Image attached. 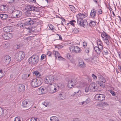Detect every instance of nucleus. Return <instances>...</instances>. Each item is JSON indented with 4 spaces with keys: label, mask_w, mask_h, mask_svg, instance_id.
Returning a JSON list of instances; mask_svg holds the SVG:
<instances>
[{
    "label": "nucleus",
    "mask_w": 121,
    "mask_h": 121,
    "mask_svg": "<svg viewBox=\"0 0 121 121\" xmlns=\"http://www.w3.org/2000/svg\"><path fill=\"white\" fill-rule=\"evenodd\" d=\"M55 80H58L56 76L50 75L46 77L44 79V81L46 83L52 85V84L54 82Z\"/></svg>",
    "instance_id": "1"
},
{
    "label": "nucleus",
    "mask_w": 121,
    "mask_h": 121,
    "mask_svg": "<svg viewBox=\"0 0 121 121\" xmlns=\"http://www.w3.org/2000/svg\"><path fill=\"white\" fill-rule=\"evenodd\" d=\"M39 61V57L37 55H32L28 59L29 64L34 65L36 64Z\"/></svg>",
    "instance_id": "2"
},
{
    "label": "nucleus",
    "mask_w": 121,
    "mask_h": 121,
    "mask_svg": "<svg viewBox=\"0 0 121 121\" xmlns=\"http://www.w3.org/2000/svg\"><path fill=\"white\" fill-rule=\"evenodd\" d=\"M25 56V53L23 52H17L15 55V58L17 60L21 61L23 59Z\"/></svg>",
    "instance_id": "3"
},
{
    "label": "nucleus",
    "mask_w": 121,
    "mask_h": 121,
    "mask_svg": "<svg viewBox=\"0 0 121 121\" xmlns=\"http://www.w3.org/2000/svg\"><path fill=\"white\" fill-rule=\"evenodd\" d=\"M69 49L70 52L73 53H79L82 51L81 49L79 47L76 46H70Z\"/></svg>",
    "instance_id": "4"
},
{
    "label": "nucleus",
    "mask_w": 121,
    "mask_h": 121,
    "mask_svg": "<svg viewBox=\"0 0 121 121\" xmlns=\"http://www.w3.org/2000/svg\"><path fill=\"white\" fill-rule=\"evenodd\" d=\"M87 16V14L83 13H79L77 15L76 17L77 19V22L82 20L83 19Z\"/></svg>",
    "instance_id": "5"
},
{
    "label": "nucleus",
    "mask_w": 121,
    "mask_h": 121,
    "mask_svg": "<svg viewBox=\"0 0 121 121\" xmlns=\"http://www.w3.org/2000/svg\"><path fill=\"white\" fill-rule=\"evenodd\" d=\"M40 82L36 79H34L32 80L31 82V85L34 87H38L40 85Z\"/></svg>",
    "instance_id": "6"
},
{
    "label": "nucleus",
    "mask_w": 121,
    "mask_h": 121,
    "mask_svg": "<svg viewBox=\"0 0 121 121\" xmlns=\"http://www.w3.org/2000/svg\"><path fill=\"white\" fill-rule=\"evenodd\" d=\"M22 14V12L20 11H15L13 13L12 16L14 18H18L21 17Z\"/></svg>",
    "instance_id": "7"
},
{
    "label": "nucleus",
    "mask_w": 121,
    "mask_h": 121,
    "mask_svg": "<svg viewBox=\"0 0 121 121\" xmlns=\"http://www.w3.org/2000/svg\"><path fill=\"white\" fill-rule=\"evenodd\" d=\"M78 24L80 26L86 28L88 24V23L86 20H84L77 22Z\"/></svg>",
    "instance_id": "8"
},
{
    "label": "nucleus",
    "mask_w": 121,
    "mask_h": 121,
    "mask_svg": "<svg viewBox=\"0 0 121 121\" xmlns=\"http://www.w3.org/2000/svg\"><path fill=\"white\" fill-rule=\"evenodd\" d=\"M89 88L91 91L95 92L98 89L97 85L94 82L91 83L89 86Z\"/></svg>",
    "instance_id": "9"
},
{
    "label": "nucleus",
    "mask_w": 121,
    "mask_h": 121,
    "mask_svg": "<svg viewBox=\"0 0 121 121\" xmlns=\"http://www.w3.org/2000/svg\"><path fill=\"white\" fill-rule=\"evenodd\" d=\"M46 91H47L45 87H41L38 89L37 91V93L38 94L40 95L45 94Z\"/></svg>",
    "instance_id": "10"
},
{
    "label": "nucleus",
    "mask_w": 121,
    "mask_h": 121,
    "mask_svg": "<svg viewBox=\"0 0 121 121\" xmlns=\"http://www.w3.org/2000/svg\"><path fill=\"white\" fill-rule=\"evenodd\" d=\"M47 91H48L51 93H53L55 92L56 91V89L54 87V86H49L46 89Z\"/></svg>",
    "instance_id": "11"
},
{
    "label": "nucleus",
    "mask_w": 121,
    "mask_h": 121,
    "mask_svg": "<svg viewBox=\"0 0 121 121\" xmlns=\"http://www.w3.org/2000/svg\"><path fill=\"white\" fill-rule=\"evenodd\" d=\"M2 37L4 39L8 40L12 38L13 37V35L10 33H5L3 34Z\"/></svg>",
    "instance_id": "12"
},
{
    "label": "nucleus",
    "mask_w": 121,
    "mask_h": 121,
    "mask_svg": "<svg viewBox=\"0 0 121 121\" xmlns=\"http://www.w3.org/2000/svg\"><path fill=\"white\" fill-rule=\"evenodd\" d=\"M95 98L97 100L103 101L105 99V96L102 94H99L96 95Z\"/></svg>",
    "instance_id": "13"
},
{
    "label": "nucleus",
    "mask_w": 121,
    "mask_h": 121,
    "mask_svg": "<svg viewBox=\"0 0 121 121\" xmlns=\"http://www.w3.org/2000/svg\"><path fill=\"white\" fill-rule=\"evenodd\" d=\"M30 102L27 100H26L22 101V106L23 107H26L29 108L30 107L29 106Z\"/></svg>",
    "instance_id": "14"
},
{
    "label": "nucleus",
    "mask_w": 121,
    "mask_h": 121,
    "mask_svg": "<svg viewBox=\"0 0 121 121\" xmlns=\"http://www.w3.org/2000/svg\"><path fill=\"white\" fill-rule=\"evenodd\" d=\"M11 60L10 57L9 56H4L3 58V62L5 64H6L7 65L9 63Z\"/></svg>",
    "instance_id": "15"
},
{
    "label": "nucleus",
    "mask_w": 121,
    "mask_h": 121,
    "mask_svg": "<svg viewBox=\"0 0 121 121\" xmlns=\"http://www.w3.org/2000/svg\"><path fill=\"white\" fill-rule=\"evenodd\" d=\"M25 20L26 21L25 23L26 26L32 25L34 23V22L30 18H28L25 19Z\"/></svg>",
    "instance_id": "16"
},
{
    "label": "nucleus",
    "mask_w": 121,
    "mask_h": 121,
    "mask_svg": "<svg viewBox=\"0 0 121 121\" xmlns=\"http://www.w3.org/2000/svg\"><path fill=\"white\" fill-rule=\"evenodd\" d=\"M101 37L103 40L106 39H110L111 38L110 36L104 31L101 33Z\"/></svg>",
    "instance_id": "17"
},
{
    "label": "nucleus",
    "mask_w": 121,
    "mask_h": 121,
    "mask_svg": "<svg viewBox=\"0 0 121 121\" xmlns=\"http://www.w3.org/2000/svg\"><path fill=\"white\" fill-rule=\"evenodd\" d=\"M3 30L6 33L10 32L12 31V26H6L3 28Z\"/></svg>",
    "instance_id": "18"
},
{
    "label": "nucleus",
    "mask_w": 121,
    "mask_h": 121,
    "mask_svg": "<svg viewBox=\"0 0 121 121\" xmlns=\"http://www.w3.org/2000/svg\"><path fill=\"white\" fill-rule=\"evenodd\" d=\"M25 90V86L23 84H19L18 85V91L19 92H22Z\"/></svg>",
    "instance_id": "19"
},
{
    "label": "nucleus",
    "mask_w": 121,
    "mask_h": 121,
    "mask_svg": "<svg viewBox=\"0 0 121 121\" xmlns=\"http://www.w3.org/2000/svg\"><path fill=\"white\" fill-rule=\"evenodd\" d=\"M96 10L94 9H91L90 13V16L93 18H94L96 16Z\"/></svg>",
    "instance_id": "20"
},
{
    "label": "nucleus",
    "mask_w": 121,
    "mask_h": 121,
    "mask_svg": "<svg viewBox=\"0 0 121 121\" xmlns=\"http://www.w3.org/2000/svg\"><path fill=\"white\" fill-rule=\"evenodd\" d=\"M98 77L99 79L100 80L101 82L103 83H105L106 82L105 79L101 75H99L98 76Z\"/></svg>",
    "instance_id": "21"
},
{
    "label": "nucleus",
    "mask_w": 121,
    "mask_h": 121,
    "mask_svg": "<svg viewBox=\"0 0 121 121\" xmlns=\"http://www.w3.org/2000/svg\"><path fill=\"white\" fill-rule=\"evenodd\" d=\"M78 66L81 68H84L86 66V65L84 63L83 61H80L78 63Z\"/></svg>",
    "instance_id": "22"
},
{
    "label": "nucleus",
    "mask_w": 121,
    "mask_h": 121,
    "mask_svg": "<svg viewBox=\"0 0 121 121\" xmlns=\"http://www.w3.org/2000/svg\"><path fill=\"white\" fill-rule=\"evenodd\" d=\"M109 50L107 48H104L102 51V52L104 55H107L108 54Z\"/></svg>",
    "instance_id": "23"
},
{
    "label": "nucleus",
    "mask_w": 121,
    "mask_h": 121,
    "mask_svg": "<svg viewBox=\"0 0 121 121\" xmlns=\"http://www.w3.org/2000/svg\"><path fill=\"white\" fill-rule=\"evenodd\" d=\"M0 17L2 20H4L7 18L8 17V15L5 14H1L0 15Z\"/></svg>",
    "instance_id": "24"
},
{
    "label": "nucleus",
    "mask_w": 121,
    "mask_h": 121,
    "mask_svg": "<svg viewBox=\"0 0 121 121\" xmlns=\"http://www.w3.org/2000/svg\"><path fill=\"white\" fill-rule=\"evenodd\" d=\"M27 9L29 11H34L35 10V7L30 5L27 6Z\"/></svg>",
    "instance_id": "25"
},
{
    "label": "nucleus",
    "mask_w": 121,
    "mask_h": 121,
    "mask_svg": "<svg viewBox=\"0 0 121 121\" xmlns=\"http://www.w3.org/2000/svg\"><path fill=\"white\" fill-rule=\"evenodd\" d=\"M26 25L25 23H22L21 22L19 23L17 25V26L20 27L21 28H23Z\"/></svg>",
    "instance_id": "26"
},
{
    "label": "nucleus",
    "mask_w": 121,
    "mask_h": 121,
    "mask_svg": "<svg viewBox=\"0 0 121 121\" xmlns=\"http://www.w3.org/2000/svg\"><path fill=\"white\" fill-rule=\"evenodd\" d=\"M95 51L97 53V54L99 55L101 51L97 46H95L94 48Z\"/></svg>",
    "instance_id": "27"
},
{
    "label": "nucleus",
    "mask_w": 121,
    "mask_h": 121,
    "mask_svg": "<svg viewBox=\"0 0 121 121\" xmlns=\"http://www.w3.org/2000/svg\"><path fill=\"white\" fill-rule=\"evenodd\" d=\"M50 120L51 121H59L58 118L56 116L51 117Z\"/></svg>",
    "instance_id": "28"
},
{
    "label": "nucleus",
    "mask_w": 121,
    "mask_h": 121,
    "mask_svg": "<svg viewBox=\"0 0 121 121\" xmlns=\"http://www.w3.org/2000/svg\"><path fill=\"white\" fill-rule=\"evenodd\" d=\"M90 102V99L89 98H88L86 100L84 101H83L82 103V104L83 105H84L87 104L89 103Z\"/></svg>",
    "instance_id": "29"
},
{
    "label": "nucleus",
    "mask_w": 121,
    "mask_h": 121,
    "mask_svg": "<svg viewBox=\"0 0 121 121\" xmlns=\"http://www.w3.org/2000/svg\"><path fill=\"white\" fill-rule=\"evenodd\" d=\"M58 98L60 100L63 99H65L63 95L61 93H60L58 94Z\"/></svg>",
    "instance_id": "30"
},
{
    "label": "nucleus",
    "mask_w": 121,
    "mask_h": 121,
    "mask_svg": "<svg viewBox=\"0 0 121 121\" xmlns=\"http://www.w3.org/2000/svg\"><path fill=\"white\" fill-rule=\"evenodd\" d=\"M53 54L54 55L56 59L58 56L60 55V54L58 52L53 51L52 52Z\"/></svg>",
    "instance_id": "31"
},
{
    "label": "nucleus",
    "mask_w": 121,
    "mask_h": 121,
    "mask_svg": "<svg viewBox=\"0 0 121 121\" xmlns=\"http://www.w3.org/2000/svg\"><path fill=\"white\" fill-rule=\"evenodd\" d=\"M4 114V111L3 109L2 108L0 107V117L3 116Z\"/></svg>",
    "instance_id": "32"
},
{
    "label": "nucleus",
    "mask_w": 121,
    "mask_h": 121,
    "mask_svg": "<svg viewBox=\"0 0 121 121\" xmlns=\"http://www.w3.org/2000/svg\"><path fill=\"white\" fill-rule=\"evenodd\" d=\"M99 104V106H100L102 105L105 106H107L109 105V104L106 102H102L101 103H100Z\"/></svg>",
    "instance_id": "33"
},
{
    "label": "nucleus",
    "mask_w": 121,
    "mask_h": 121,
    "mask_svg": "<svg viewBox=\"0 0 121 121\" xmlns=\"http://www.w3.org/2000/svg\"><path fill=\"white\" fill-rule=\"evenodd\" d=\"M74 85L73 83H72L70 81H69L68 82V88H71Z\"/></svg>",
    "instance_id": "34"
},
{
    "label": "nucleus",
    "mask_w": 121,
    "mask_h": 121,
    "mask_svg": "<svg viewBox=\"0 0 121 121\" xmlns=\"http://www.w3.org/2000/svg\"><path fill=\"white\" fill-rule=\"evenodd\" d=\"M9 46L8 43H4L2 45V47L3 48L5 49L7 48Z\"/></svg>",
    "instance_id": "35"
},
{
    "label": "nucleus",
    "mask_w": 121,
    "mask_h": 121,
    "mask_svg": "<svg viewBox=\"0 0 121 121\" xmlns=\"http://www.w3.org/2000/svg\"><path fill=\"white\" fill-rule=\"evenodd\" d=\"M30 75L29 74H23L22 78L23 79L25 80L26 79L27 77Z\"/></svg>",
    "instance_id": "36"
},
{
    "label": "nucleus",
    "mask_w": 121,
    "mask_h": 121,
    "mask_svg": "<svg viewBox=\"0 0 121 121\" xmlns=\"http://www.w3.org/2000/svg\"><path fill=\"white\" fill-rule=\"evenodd\" d=\"M57 86L59 88H62L64 87V85L61 83H59L57 84Z\"/></svg>",
    "instance_id": "37"
},
{
    "label": "nucleus",
    "mask_w": 121,
    "mask_h": 121,
    "mask_svg": "<svg viewBox=\"0 0 121 121\" xmlns=\"http://www.w3.org/2000/svg\"><path fill=\"white\" fill-rule=\"evenodd\" d=\"M96 24L95 21H91L89 23V25L91 26H95Z\"/></svg>",
    "instance_id": "38"
},
{
    "label": "nucleus",
    "mask_w": 121,
    "mask_h": 121,
    "mask_svg": "<svg viewBox=\"0 0 121 121\" xmlns=\"http://www.w3.org/2000/svg\"><path fill=\"white\" fill-rule=\"evenodd\" d=\"M81 91L79 90L78 91L74 92V95L76 96H78L81 94Z\"/></svg>",
    "instance_id": "39"
},
{
    "label": "nucleus",
    "mask_w": 121,
    "mask_h": 121,
    "mask_svg": "<svg viewBox=\"0 0 121 121\" xmlns=\"http://www.w3.org/2000/svg\"><path fill=\"white\" fill-rule=\"evenodd\" d=\"M33 74H35L36 76L37 77H39L41 75V74L37 71H35L33 73Z\"/></svg>",
    "instance_id": "40"
},
{
    "label": "nucleus",
    "mask_w": 121,
    "mask_h": 121,
    "mask_svg": "<svg viewBox=\"0 0 121 121\" xmlns=\"http://www.w3.org/2000/svg\"><path fill=\"white\" fill-rule=\"evenodd\" d=\"M70 81L74 85H75L76 84L77 78H75L73 79H71Z\"/></svg>",
    "instance_id": "41"
},
{
    "label": "nucleus",
    "mask_w": 121,
    "mask_h": 121,
    "mask_svg": "<svg viewBox=\"0 0 121 121\" xmlns=\"http://www.w3.org/2000/svg\"><path fill=\"white\" fill-rule=\"evenodd\" d=\"M31 15L29 11H27L25 13V16L26 17H30Z\"/></svg>",
    "instance_id": "42"
},
{
    "label": "nucleus",
    "mask_w": 121,
    "mask_h": 121,
    "mask_svg": "<svg viewBox=\"0 0 121 121\" xmlns=\"http://www.w3.org/2000/svg\"><path fill=\"white\" fill-rule=\"evenodd\" d=\"M79 32V29L78 28H75L73 30V33L75 34H77Z\"/></svg>",
    "instance_id": "43"
},
{
    "label": "nucleus",
    "mask_w": 121,
    "mask_h": 121,
    "mask_svg": "<svg viewBox=\"0 0 121 121\" xmlns=\"http://www.w3.org/2000/svg\"><path fill=\"white\" fill-rule=\"evenodd\" d=\"M70 24L72 26H74V24L76 22V21L74 20H73L69 21Z\"/></svg>",
    "instance_id": "44"
},
{
    "label": "nucleus",
    "mask_w": 121,
    "mask_h": 121,
    "mask_svg": "<svg viewBox=\"0 0 121 121\" xmlns=\"http://www.w3.org/2000/svg\"><path fill=\"white\" fill-rule=\"evenodd\" d=\"M85 51L86 53H88L90 52V48L89 47H87V48H85Z\"/></svg>",
    "instance_id": "45"
},
{
    "label": "nucleus",
    "mask_w": 121,
    "mask_h": 121,
    "mask_svg": "<svg viewBox=\"0 0 121 121\" xmlns=\"http://www.w3.org/2000/svg\"><path fill=\"white\" fill-rule=\"evenodd\" d=\"M110 39H104L103 40L108 45H109V42L108 40Z\"/></svg>",
    "instance_id": "46"
},
{
    "label": "nucleus",
    "mask_w": 121,
    "mask_h": 121,
    "mask_svg": "<svg viewBox=\"0 0 121 121\" xmlns=\"http://www.w3.org/2000/svg\"><path fill=\"white\" fill-rule=\"evenodd\" d=\"M42 104L45 107H47L48 105V103L47 101H45Z\"/></svg>",
    "instance_id": "47"
},
{
    "label": "nucleus",
    "mask_w": 121,
    "mask_h": 121,
    "mask_svg": "<svg viewBox=\"0 0 121 121\" xmlns=\"http://www.w3.org/2000/svg\"><path fill=\"white\" fill-rule=\"evenodd\" d=\"M0 9L2 11H5V7L3 5L1 6H0Z\"/></svg>",
    "instance_id": "48"
},
{
    "label": "nucleus",
    "mask_w": 121,
    "mask_h": 121,
    "mask_svg": "<svg viewBox=\"0 0 121 121\" xmlns=\"http://www.w3.org/2000/svg\"><path fill=\"white\" fill-rule=\"evenodd\" d=\"M30 121H38L37 118L32 117L30 119Z\"/></svg>",
    "instance_id": "49"
},
{
    "label": "nucleus",
    "mask_w": 121,
    "mask_h": 121,
    "mask_svg": "<svg viewBox=\"0 0 121 121\" xmlns=\"http://www.w3.org/2000/svg\"><path fill=\"white\" fill-rule=\"evenodd\" d=\"M14 121H21V119L20 117H16L15 118Z\"/></svg>",
    "instance_id": "50"
},
{
    "label": "nucleus",
    "mask_w": 121,
    "mask_h": 121,
    "mask_svg": "<svg viewBox=\"0 0 121 121\" xmlns=\"http://www.w3.org/2000/svg\"><path fill=\"white\" fill-rule=\"evenodd\" d=\"M46 57V55L44 54H42L41 55V60H43Z\"/></svg>",
    "instance_id": "51"
},
{
    "label": "nucleus",
    "mask_w": 121,
    "mask_h": 121,
    "mask_svg": "<svg viewBox=\"0 0 121 121\" xmlns=\"http://www.w3.org/2000/svg\"><path fill=\"white\" fill-rule=\"evenodd\" d=\"M97 44L98 45H103V43H102L101 41L100 40H98L97 41Z\"/></svg>",
    "instance_id": "52"
},
{
    "label": "nucleus",
    "mask_w": 121,
    "mask_h": 121,
    "mask_svg": "<svg viewBox=\"0 0 121 121\" xmlns=\"http://www.w3.org/2000/svg\"><path fill=\"white\" fill-rule=\"evenodd\" d=\"M55 47L58 49L61 48L63 47V46L62 45H57L56 46H55Z\"/></svg>",
    "instance_id": "53"
},
{
    "label": "nucleus",
    "mask_w": 121,
    "mask_h": 121,
    "mask_svg": "<svg viewBox=\"0 0 121 121\" xmlns=\"http://www.w3.org/2000/svg\"><path fill=\"white\" fill-rule=\"evenodd\" d=\"M67 58L69 60L71 59L72 58V57L68 53L67 55Z\"/></svg>",
    "instance_id": "54"
},
{
    "label": "nucleus",
    "mask_w": 121,
    "mask_h": 121,
    "mask_svg": "<svg viewBox=\"0 0 121 121\" xmlns=\"http://www.w3.org/2000/svg\"><path fill=\"white\" fill-rule=\"evenodd\" d=\"M85 91L86 92H88L90 90L89 88V86L88 87H86L85 89Z\"/></svg>",
    "instance_id": "55"
},
{
    "label": "nucleus",
    "mask_w": 121,
    "mask_h": 121,
    "mask_svg": "<svg viewBox=\"0 0 121 121\" xmlns=\"http://www.w3.org/2000/svg\"><path fill=\"white\" fill-rule=\"evenodd\" d=\"M83 47L84 48H85L86 47L87 45V43L85 42H84L83 43Z\"/></svg>",
    "instance_id": "56"
},
{
    "label": "nucleus",
    "mask_w": 121,
    "mask_h": 121,
    "mask_svg": "<svg viewBox=\"0 0 121 121\" xmlns=\"http://www.w3.org/2000/svg\"><path fill=\"white\" fill-rule=\"evenodd\" d=\"M49 27L50 29L51 30H53L54 29V26L53 25H50V26H49Z\"/></svg>",
    "instance_id": "57"
},
{
    "label": "nucleus",
    "mask_w": 121,
    "mask_h": 121,
    "mask_svg": "<svg viewBox=\"0 0 121 121\" xmlns=\"http://www.w3.org/2000/svg\"><path fill=\"white\" fill-rule=\"evenodd\" d=\"M110 92L112 94V95L113 96H115V93L112 90H110Z\"/></svg>",
    "instance_id": "58"
},
{
    "label": "nucleus",
    "mask_w": 121,
    "mask_h": 121,
    "mask_svg": "<svg viewBox=\"0 0 121 121\" xmlns=\"http://www.w3.org/2000/svg\"><path fill=\"white\" fill-rule=\"evenodd\" d=\"M91 76L93 77V79L94 80H96L97 78V76L94 74H92Z\"/></svg>",
    "instance_id": "59"
},
{
    "label": "nucleus",
    "mask_w": 121,
    "mask_h": 121,
    "mask_svg": "<svg viewBox=\"0 0 121 121\" xmlns=\"http://www.w3.org/2000/svg\"><path fill=\"white\" fill-rule=\"evenodd\" d=\"M97 47L101 51L103 49L102 45H98Z\"/></svg>",
    "instance_id": "60"
},
{
    "label": "nucleus",
    "mask_w": 121,
    "mask_h": 121,
    "mask_svg": "<svg viewBox=\"0 0 121 121\" xmlns=\"http://www.w3.org/2000/svg\"><path fill=\"white\" fill-rule=\"evenodd\" d=\"M57 59H58V60H62L63 59H64V58L60 56L59 55L58 56V57Z\"/></svg>",
    "instance_id": "61"
},
{
    "label": "nucleus",
    "mask_w": 121,
    "mask_h": 121,
    "mask_svg": "<svg viewBox=\"0 0 121 121\" xmlns=\"http://www.w3.org/2000/svg\"><path fill=\"white\" fill-rule=\"evenodd\" d=\"M2 69H1L0 70V78H1L2 77L3 74V72H2Z\"/></svg>",
    "instance_id": "62"
},
{
    "label": "nucleus",
    "mask_w": 121,
    "mask_h": 121,
    "mask_svg": "<svg viewBox=\"0 0 121 121\" xmlns=\"http://www.w3.org/2000/svg\"><path fill=\"white\" fill-rule=\"evenodd\" d=\"M56 36L57 37H59V39L60 40H61L62 39V37L59 34H56Z\"/></svg>",
    "instance_id": "63"
},
{
    "label": "nucleus",
    "mask_w": 121,
    "mask_h": 121,
    "mask_svg": "<svg viewBox=\"0 0 121 121\" xmlns=\"http://www.w3.org/2000/svg\"><path fill=\"white\" fill-rule=\"evenodd\" d=\"M52 53L51 52H48L47 53V55L49 56H51Z\"/></svg>",
    "instance_id": "64"
}]
</instances>
